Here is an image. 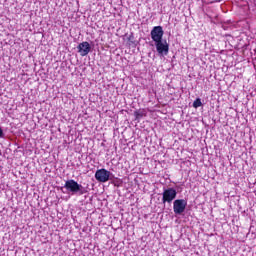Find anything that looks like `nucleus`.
<instances>
[{"label":"nucleus","instance_id":"f257e3e1","mask_svg":"<svg viewBox=\"0 0 256 256\" xmlns=\"http://www.w3.org/2000/svg\"><path fill=\"white\" fill-rule=\"evenodd\" d=\"M64 187L71 193H80V195H85V193H87V190L83 188V185L77 183V181L73 179L67 180L64 184Z\"/></svg>","mask_w":256,"mask_h":256},{"label":"nucleus","instance_id":"f03ea898","mask_svg":"<svg viewBox=\"0 0 256 256\" xmlns=\"http://www.w3.org/2000/svg\"><path fill=\"white\" fill-rule=\"evenodd\" d=\"M177 197V190L175 188H168L163 191L162 203H171Z\"/></svg>","mask_w":256,"mask_h":256},{"label":"nucleus","instance_id":"7ed1b4c3","mask_svg":"<svg viewBox=\"0 0 256 256\" xmlns=\"http://www.w3.org/2000/svg\"><path fill=\"white\" fill-rule=\"evenodd\" d=\"M109 177H111V172L105 168L99 169L95 173V179L99 181V183H107Z\"/></svg>","mask_w":256,"mask_h":256},{"label":"nucleus","instance_id":"20e7f679","mask_svg":"<svg viewBox=\"0 0 256 256\" xmlns=\"http://www.w3.org/2000/svg\"><path fill=\"white\" fill-rule=\"evenodd\" d=\"M187 208V201L185 199H177L173 202V209L175 215H181L185 213V209Z\"/></svg>","mask_w":256,"mask_h":256},{"label":"nucleus","instance_id":"39448f33","mask_svg":"<svg viewBox=\"0 0 256 256\" xmlns=\"http://www.w3.org/2000/svg\"><path fill=\"white\" fill-rule=\"evenodd\" d=\"M150 35L152 41H154V43H157L159 41H163V35H165V32L163 31V27L155 26L151 30Z\"/></svg>","mask_w":256,"mask_h":256},{"label":"nucleus","instance_id":"423d86ee","mask_svg":"<svg viewBox=\"0 0 256 256\" xmlns=\"http://www.w3.org/2000/svg\"><path fill=\"white\" fill-rule=\"evenodd\" d=\"M156 45V51L159 53V55H168L169 53V43H167V40L163 42V40H160L158 42H155Z\"/></svg>","mask_w":256,"mask_h":256},{"label":"nucleus","instance_id":"0eeeda50","mask_svg":"<svg viewBox=\"0 0 256 256\" xmlns=\"http://www.w3.org/2000/svg\"><path fill=\"white\" fill-rule=\"evenodd\" d=\"M78 52L80 53L81 57H85L89 55L91 52V44L89 42H82L78 45Z\"/></svg>","mask_w":256,"mask_h":256},{"label":"nucleus","instance_id":"6e6552de","mask_svg":"<svg viewBox=\"0 0 256 256\" xmlns=\"http://www.w3.org/2000/svg\"><path fill=\"white\" fill-rule=\"evenodd\" d=\"M134 117L136 121H139V119H143V117H147V111L145 109H139L134 111Z\"/></svg>","mask_w":256,"mask_h":256},{"label":"nucleus","instance_id":"1a4fd4ad","mask_svg":"<svg viewBox=\"0 0 256 256\" xmlns=\"http://www.w3.org/2000/svg\"><path fill=\"white\" fill-rule=\"evenodd\" d=\"M203 105V103L201 102V98H197L194 102H193V107L194 109H198V107H201Z\"/></svg>","mask_w":256,"mask_h":256},{"label":"nucleus","instance_id":"9d476101","mask_svg":"<svg viewBox=\"0 0 256 256\" xmlns=\"http://www.w3.org/2000/svg\"><path fill=\"white\" fill-rule=\"evenodd\" d=\"M0 137H3V129L0 127Z\"/></svg>","mask_w":256,"mask_h":256},{"label":"nucleus","instance_id":"9b49d317","mask_svg":"<svg viewBox=\"0 0 256 256\" xmlns=\"http://www.w3.org/2000/svg\"><path fill=\"white\" fill-rule=\"evenodd\" d=\"M215 1L216 3H221V0H212Z\"/></svg>","mask_w":256,"mask_h":256}]
</instances>
